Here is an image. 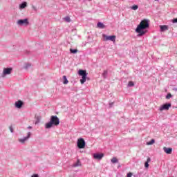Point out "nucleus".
<instances>
[{
  "label": "nucleus",
  "instance_id": "nucleus-11",
  "mask_svg": "<svg viewBox=\"0 0 177 177\" xmlns=\"http://www.w3.org/2000/svg\"><path fill=\"white\" fill-rule=\"evenodd\" d=\"M23 106V102L21 100H19L15 102V106L17 109H21V106Z\"/></svg>",
  "mask_w": 177,
  "mask_h": 177
},
{
  "label": "nucleus",
  "instance_id": "nucleus-20",
  "mask_svg": "<svg viewBox=\"0 0 177 177\" xmlns=\"http://www.w3.org/2000/svg\"><path fill=\"white\" fill-rule=\"evenodd\" d=\"M74 167H81V161L77 160V162L74 164Z\"/></svg>",
  "mask_w": 177,
  "mask_h": 177
},
{
  "label": "nucleus",
  "instance_id": "nucleus-9",
  "mask_svg": "<svg viewBox=\"0 0 177 177\" xmlns=\"http://www.w3.org/2000/svg\"><path fill=\"white\" fill-rule=\"evenodd\" d=\"M12 73V68H5L3 71L4 75H8Z\"/></svg>",
  "mask_w": 177,
  "mask_h": 177
},
{
  "label": "nucleus",
  "instance_id": "nucleus-22",
  "mask_svg": "<svg viewBox=\"0 0 177 177\" xmlns=\"http://www.w3.org/2000/svg\"><path fill=\"white\" fill-rule=\"evenodd\" d=\"M132 10H138L139 9V6L138 5H134L131 7Z\"/></svg>",
  "mask_w": 177,
  "mask_h": 177
},
{
  "label": "nucleus",
  "instance_id": "nucleus-5",
  "mask_svg": "<svg viewBox=\"0 0 177 177\" xmlns=\"http://www.w3.org/2000/svg\"><path fill=\"white\" fill-rule=\"evenodd\" d=\"M78 149H85V140L84 138H79L77 140Z\"/></svg>",
  "mask_w": 177,
  "mask_h": 177
},
{
  "label": "nucleus",
  "instance_id": "nucleus-10",
  "mask_svg": "<svg viewBox=\"0 0 177 177\" xmlns=\"http://www.w3.org/2000/svg\"><path fill=\"white\" fill-rule=\"evenodd\" d=\"M163 151L166 154H172V148H167V147H163Z\"/></svg>",
  "mask_w": 177,
  "mask_h": 177
},
{
  "label": "nucleus",
  "instance_id": "nucleus-26",
  "mask_svg": "<svg viewBox=\"0 0 177 177\" xmlns=\"http://www.w3.org/2000/svg\"><path fill=\"white\" fill-rule=\"evenodd\" d=\"M171 97H172V95H171V93H168L166 96V99H171Z\"/></svg>",
  "mask_w": 177,
  "mask_h": 177
},
{
  "label": "nucleus",
  "instance_id": "nucleus-27",
  "mask_svg": "<svg viewBox=\"0 0 177 177\" xmlns=\"http://www.w3.org/2000/svg\"><path fill=\"white\" fill-rule=\"evenodd\" d=\"M9 129H10V132L13 133V127L12 126L9 127Z\"/></svg>",
  "mask_w": 177,
  "mask_h": 177
},
{
  "label": "nucleus",
  "instance_id": "nucleus-17",
  "mask_svg": "<svg viewBox=\"0 0 177 177\" xmlns=\"http://www.w3.org/2000/svg\"><path fill=\"white\" fill-rule=\"evenodd\" d=\"M97 27H98V28H104V24H103L102 22H99L97 24Z\"/></svg>",
  "mask_w": 177,
  "mask_h": 177
},
{
  "label": "nucleus",
  "instance_id": "nucleus-14",
  "mask_svg": "<svg viewBox=\"0 0 177 177\" xmlns=\"http://www.w3.org/2000/svg\"><path fill=\"white\" fill-rule=\"evenodd\" d=\"M151 161V159L150 158H147V162L145 163V168H149V162Z\"/></svg>",
  "mask_w": 177,
  "mask_h": 177
},
{
  "label": "nucleus",
  "instance_id": "nucleus-6",
  "mask_svg": "<svg viewBox=\"0 0 177 177\" xmlns=\"http://www.w3.org/2000/svg\"><path fill=\"white\" fill-rule=\"evenodd\" d=\"M171 106V103L165 104L160 107L159 110L160 111H164V110H169Z\"/></svg>",
  "mask_w": 177,
  "mask_h": 177
},
{
  "label": "nucleus",
  "instance_id": "nucleus-16",
  "mask_svg": "<svg viewBox=\"0 0 177 177\" xmlns=\"http://www.w3.org/2000/svg\"><path fill=\"white\" fill-rule=\"evenodd\" d=\"M168 30V26L163 25V26H160V31H165Z\"/></svg>",
  "mask_w": 177,
  "mask_h": 177
},
{
  "label": "nucleus",
  "instance_id": "nucleus-8",
  "mask_svg": "<svg viewBox=\"0 0 177 177\" xmlns=\"http://www.w3.org/2000/svg\"><path fill=\"white\" fill-rule=\"evenodd\" d=\"M93 157L95 160H102L104 157L103 153H94Z\"/></svg>",
  "mask_w": 177,
  "mask_h": 177
},
{
  "label": "nucleus",
  "instance_id": "nucleus-30",
  "mask_svg": "<svg viewBox=\"0 0 177 177\" xmlns=\"http://www.w3.org/2000/svg\"><path fill=\"white\" fill-rule=\"evenodd\" d=\"M32 177H39V176H38V174H33V175L32 176Z\"/></svg>",
  "mask_w": 177,
  "mask_h": 177
},
{
  "label": "nucleus",
  "instance_id": "nucleus-23",
  "mask_svg": "<svg viewBox=\"0 0 177 177\" xmlns=\"http://www.w3.org/2000/svg\"><path fill=\"white\" fill-rule=\"evenodd\" d=\"M65 21H67V23H70L71 21V19H70V17H66L64 18Z\"/></svg>",
  "mask_w": 177,
  "mask_h": 177
},
{
  "label": "nucleus",
  "instance_id": "nucleus-13",
  "mask_svg": "<svg viewBox=\"0 0 177 177\" xmlns=\"http://www.w3.org/2000/svg\"><path fill=\"white\" fill-rule=\"evenodd\" d=\"M63 80H64V82H63L64 85H67V84H68V80H67V77L66 75L63 76Z\"/></svg>",
  "mask_w": 177,
  "mask_h": 177
},
{
  "label": "nucleus",
  "instance_id": "nucleus-31",
  "mask_svg": "<svg viewBox=\"0 0 177 177\" xmlns=\"http://www.w3.org/2000/svg\"><path fill=\"white\" fill-rule=\"evenodd\" d=\"M107 75V71H104L103 75Z\"/></svg>",
  "mask_w": 177,
  "mask_h": 177
},
{
  "label": "nucleus",
  "instance_id": "nucleus-25",
  "mask_svg": "<svg viewBox=\"0 0 177 177\" xmlns=\"http://www.w3.org/2000/svg\"><path fill=\"white\" fill-rule=\"evenodd\" d=\"M135 84H133V82H129L128 86H133Z\"/></svg>",
  "mask_w": 177,
  "mask_h": 177
},
{
  "label": "nucleus",
  "instance_id": "nucleus-29",
  "mask_svg": "<svg viewBox=\"0 0 177 177\" xmlns=\"http://www.w3.org/2000/svg\"><path fill=\"white\" fill-rule=\"evenodd\" d=\"M173 23H177V18H176V19H173Z\"/></svg>",
  "mask_w": 177,
  "mask_h": 177
},
{
  "label": "nucleus",
  "instance_id": "nucleus-12",
  "mask_svg": "<svg viewBox=\"0 0 177 177\" xmlns=\"http://www.w3.org/2000/svg\"><path fill=\"white\" fill-rule=\"evenodd\" d=\"M31 136V133H28V136L27 137H25L23 139H20L19 140V142L21 143H24V142H26V140H27V139L30 138V137Z\"/></svg>",
  "mask_w": 177,
  "mask_h": 177
},
{
  "label": "nucleus",
  "instance_id": "nucleus-15",
  "mask_svg": "<svg viewBox=\"0 0 177 177\" xmlns=\"http://www.w3.org/2000/svg\"><path fill=\"white\" fill-rule=\"evenodd\" d=\"M156 140L154 139H151L149 142H147V146H151V145H154Z\"/></svg>",
  "mask_w": 177,
  "mask_h": 177
},
{
  "label": "nucleus",
  "instance_id": "nucleus-21",
  "mask_svg": "<svg viewBox=\"0 0 177 177\" xmlns=\"http://www.w3.org/2000/svg\"><path fill=\"white\" fill-rule=\"evenodd\" d=\"M70 52L71 53H73V54H75L78 52V50L77 49H73V48H71L70 49Z\"/></svg>",
  "mask_w": 177,
  "mask_h": 177
},
{
  "label": "nucleus",
  "instance_id": "nucleus-19",
  "mask_svg": "<svg viewBox=\"0 0 177 177\" xmlns=\"http://www.w3.org/2000/svg\"><path fill=\"white\" fill-rule=\"evenodd\" d=\"M111 162L113 164H115L117 162H118V159L115 157H113L111 160Z\"/></svg>",
  "mask_w": 177,
  "mask_h": 177
},
{
  "label": "nucleus",
  "instance_id": "nucleus-18",
  "mask_svg": "<svg viewBox=\"0 0 177 177\" xmlns=\"http://www.w3.org/2000/svg\"><path fill=\"white\" fill-rule=\"evenodd\" d=\"M27 6V2H24L22 3L20 6L19 8L21 9H24V8H26Z\"/></svg>",
  "mask_w": 177,
  "mask_h": 177
},
{
  "label": "nucleus",
  "instance_id": "nucleus-28",
  "mask_svg": "<svg viewBox=\"0 0 177 177\" xmlns=\"http://www.w3.org/2000/svg\"><path fill=\"white\" fill-rule=\"evenodd\" d=\"M127 177H132V173L127 174Z\"/></svg>",
  "mask_w": 177,
  "mask_h": 177
},
{
  "label": "nucleus",
  "instance_id": "nucleus-2",
  "mask_svg": "<svg viewBox=\"0 0 177 177\" xmlns=\"http://www.w3.org/2000/svg\"><path fill=\"white\" fill-rule=\"evenodd\" d=\"M60 124V120H59V118L56 115H52L50 120V122L46 124V128L47 129H49V128H52L53 125L55 127H57Z\"/></svg>",
  "mask_w": 177,
  "mask_h": 177
},
{
  "label": "nucleus",
  "instance_id": "nucleus-32",
  "mask_svg": "<svg viewBox=\"0 0 177 177\" xmlns=\"http://www.w3.org/2000/svg\"><path fill=\"white\" fill-rule=\"evenodd\" d=\"M28 128L29 129H31V127H30V126H29Z\"/></svg>",
  "mask_w": 177,
  "mask_h": 177
},
{
  "label": "nucleus",
  "instance_id": "nucleus-1",
  "mask_svg": "<svg viewBox=\"0 0 177 177\" xmlns=\"http://www.w3.org/2000/svg\"><path fill=\"white\" fill-rule=\"evenodd\" d=\"M150 26V24H149L148 19H143L140 21V24L137 26L136 29V32H138L139 37H142L145 35L146 31L143 30H146V28H149Z\"/></svg>",
  "mask_w": 177,
  "mask_h": 177
},
{
  "label": "nucleus",
  "instance_id": "nucleus-7",
  "mask_svg": "<svg viewBox=\"0 0 177 177\" xmlns=\"http://www.w3.org/2000/svg\"><path fill=\"white\" fill-rule=\"evenodd\" d=\"M19 26H28V19H19L17 21Z\"/></svg>",
  "mask_w": 177,
  "mask_h": 177
},
{
  "label": "nucleus",
  "instance_id": "nucleus-3",
  "mask_svg": "<svg viewBox=\"0 0 177 177\" xmlns=\"http://www.w3.org/2000/svg\"><path fill=\"white\" fill-rule=\"evenodd\" d=\"M78 74L82 77V79L80 80V84H82V85L85 84V82H86V80H88V77H86V76L88 75V73H86V71L80 70L78 71Z\"/></svg>",
  "mask_w": 177,
  "mask_h": 177
},
{
  "label": "nucleus",
  "instance_id": "nucleus-4",
  "mask_svg": "<svg viewBox=\"0 0 177 177\" xmlns=\"http://www.w3.org/2000/svg\"><path fill=\"white\" fill-rule=\"evenodd\" d=\"M103 41H112V42H115V35L107 36L106 35H102Z\"/></svg>",
  "mask_w": 177,
  "mask_h": 177
},
{
  "label": "nucleus",
  "instance_id": "nucleus-24",
  "mask_svg": "<svg viewBox=\"0 0 177 177\" xmlns=\"http://www.w3.org/2000/svg\"><path fill=\"white\" fill-rule=\"evenodd\" d=\"M30 67H31L30 64H26L24 68H26V70H28V68H30Z\"/></svg>",
  "mask_w": 177,
  "mask_h": 177
},
{
  "label": "nucleus",
  "instance_id": "nucleus-33",
  "mask_svg": "<svg viewBox=\"0 0 177 177\" xmlns=\"http://www.w3.org/2000/svg\"><path fill=\"white\" fill-rule=\"evenodd\" d=\"M155 1H158V0H155Z\"/></svg>",
  "mask_w": 177,
  "mask_h": 177
}]
</instances>
